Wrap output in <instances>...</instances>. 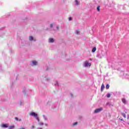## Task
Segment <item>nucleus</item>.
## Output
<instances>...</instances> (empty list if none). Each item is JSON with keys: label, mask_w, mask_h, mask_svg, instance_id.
I'll return each mask as SVG.
<instances>
[{"label": "nucleus", "mask_w": 129, "mask_h": 129, "mask_svg": "<svg viewBox=\"0 0 129 129\" xmlns=\"http://www.w3.org/2000/svg\"><path fill=\"white\" fill-rule=\"evenodd\" d=\"M128 124H129V123H128Z\"/></svg>", "instance_id": "28"}, {"label": "nucleus", "mask_w": 129, "mask_h": 129, "mask_svg": "<svg viewBox=\"0 0 129 129\" xmlns=\"http://www.w3.org/2000/svg\"><path fill=\"white\" fill-rule=\"evenodd\" d=\"M2 126V127L4 128L9 127V125H8L7 124H3Z\"/></svg>", "instance_id": "6"}, {"label": "nucleus", "mask_w": 129, "mask_h": 129, "mask_svg": "<svg viewBox=\"0 0 129 129\" xmlns=\"http://www.w3.org/2000/svg\"><path fill=\"white\" fill-rule=\"evenodd\" d=\"M103 110V108L102 107H100L99 108H97L94 111V113H98L100 112L101 111H102Z\"/></svg>", "instance_id": "2"}, {"label": "nucleus", "mask_w": 129, "mask_h": 129, "mask_svg": "<svg viewBox=\"0 0 129 129\" xmlns=\"http://www.w3.org/2000/svg\"><path fill=\"white\" fill-rule=\"evenodd\" d=\"M127 119H129V115H127Z\"/></svg>", "instance_id": "24"}, {"label": "nucleus", "mask_w": 129, "mask_h": 129, "mask_svg": "<svg viewBox=\"0 0 129 129\" xmlns=\"http://www.w3.org/2000/svg\"><path fill=\"white\" fill-rule=\"evenodd\" d=\"M34 127H35V126L32 125V128H34Z\"/></svg>", "instance_id": "25"}, {"label": "nucleus", "mask_w": 129, "mask_h": 129, "mask_svg": "<svg viewBox=\"0 0 129 129\" xmlns=\"http://www.w3.org/2000/svg\"><path fill=\"white\" fill-rule=\"evenodd\" d=\"M107 97L108 98H109V97H110V94H107Z\"/></svg>", "instance_id": "19"}, {"label": "nucleus", "mask_w": 129, "mask_h": 129, "mask_svg": "<svg viewBox=\"0 0 129 129\" xmlns=\"http://www.w3.org/2000/svg\"><path fill=\"white\" fill-rule=\"evenodd\" d=\"M76 34L77 35H79V34H80V31H78V30H77V31H76Z\"/></svg>", "instance_id": "16"}, {"label": "nucleus", "mask_w": 129, "mask_h": 129, "mask_svg": "<svg viewBox=\"0 0 129 129\" xmlns=\"http://www.w3.org/2000/svg\"><path fill=\"white\" fill-rule=\"evenodd\" d=\"M95 51H96V47H93L92 50V53H94V52H95Z\"/></svg>", "instance_id": "10"}, {"label": "nucleus", "mask_w": 129, "mask_h": 129, "mask_svg": "<svg viewBox=\"0 0 129 129\" xmlns=\"http://www.w3.org/2000/svg\"><path fill=\"white\" fill-rule=\"evenodd\" d=\"M29 40L30 41H33V40H34L33 36H29Z\"/></svg>", "instance_id": "14"}, {"label": "nucleus", "mask_w": 129, "mask_h": 129, "mask_svg": "<svg viewBox=\"0 0 129 129\" xmlns=\"http://www.w3.org/2000/svg\"><path fill=\"white\" fill-rule=\"evenodd\" d=\"M105 88V87L104 86V84H102L101 87V92H102L103 91V89Z\"/></svg>", "instance_id": "4"}, {"label": "nucleus", "mask_w": 129, "mask_h": 129, "mask_svg": "<svg viewBox=\"0 0 129 129\" xmlns=\"http://www.w3.org/2000/svg\"><path fill=\"white\" fill-rule=\"evenodd\" d=\"M122 102H123V103H124V104H126V101L125 100V99L122 98Z\"/></svg>", "instance_id": "8"}, {"label": "nucleus", "mask_w": 129, "mask_h": 129, "mask_svg": "<svg viewBox=\"0 0 129 129\" xmlns=\"http://www.w3.org/2000/svg\"><path fill=\"white\" fill-rule=\"evenodd\" d=\"M121 115L124 117V118H126V116L125 114H126V112H125L124 113H121Z\"/></svg>", "instance_id": "5"}, {"label": "nucleus", "mask_w": 129, "mask_h": 129, "mask_svg": "<svg viewBox=\"0 0 129 129\" xmlns=\"http://www.w3.org/2000/svg\"><path fill=\"white\" fill-rule=\"evenodd\" d=\"M78 123V122H75L73 124V126H74V125H76Z\"/></svg>", "instance_id": "18"}, {"label": "nucleus", "mask_w": 129, "mask_h": 129, "mask_svg": "<svg viewBox=\"0 0 129 129\" xmlns=\"http://www.w3.org/2000/svg\"><path fill=\"white\" fill-rule=\"evenodd\" d=\"M29 115L31 116H34V117H36L38 122L40 121V119H39V117H38V114H36L34 112H31L29 113Z\"/></svg>", "instance_id": "1"}, {"label": "nucleus", "mask_w": 129, "mask_h": 129, "mask_svg": "<svg viewBox=\"0 0 129 129\" xmlns=\"http://www.w3.org/2000/svg\"><path fill=\"white\" fill-rule=\"evenodd\" d=\"M97 10L98 11V12H100V6H99L97 7Z\"/></svg>", "instance_id": "13"}, {"label": "nucleus", "mask_w": 129, "mask_h": 129, "mask_svg": "<svg viewBox=\"0 0 129 129\" xmlns=\"http://www.w3.org/2000/svg\"><path fill=\"white\" fill-rule=\"evenodd\" d=\"M119 119H120L121 120H122V121H123V119L122 118H119Z\"/></svg>", "instance_id": "22"}, {"label": "nucleus", "mask_w": 129, "mask_h": 129, "mask_svg": "<svg viewBox=\"0 0 129 129\" xmlns=\"http://www.w3.org/2000/svg\"><path fill=\"white\" fill-rule=\"evenodd\" d=\"M109 88V85L107 84L106 86V89H108Z\"/></svg>", "instance_id": "17"}, {"label": "nucleus", "mask_w": 129, "mask_h": 129, "mask_svg": "<svg viewBox=\"0 0 129 129\" xmlns=\"http://www.w3.org/2000/svg\"><path fill=\"white\" fill-rule=\"evenodd\" d=\"M15 128V125L10 126L8 129H14Z\"/></svg>", "instance_id": "11"}, {"label": "nucleus", "mask_w": 129, "mask_h": 129, "mask_svg": "<svg viewBox=\"0 0 129 129\" xmlns=\"http://www.w3.org/2000/svg\"><path fill=\"white\" fill-rule=\"evenodd\" d=\"M71 96H73V95H72V94H71Z\"/></svg>", "instance_id": "27"}, {"label": "nucleus", "mask_w": 129, "mask_h": 129, "mask_svg": "<svg viewBox=\"0 0 129 129\" xmlns=\"http://www.w3.org/2000/svg\"><path fill=\"white\" fill-rule=\"evenodd\" d=\"M39 125H43L44 123H39Z\"/></svg>", "instance_id": "20"}, {"label": "nucleus", "mask_w": 129, "mask_h": 129, "mask_svg": "<svg viewBox=\"0 0 129 129\" xmlns=\"http://www.w3.org/2000/svg\"><path fill=\"white\" fill-rule=\"evenodd\" d=\"M56 29H57V30H59V27L57 26V27H56Z\"/></svg>", "instance_id": "26"}, {"label": "nucleus", "mask_w": 129, "mask_h": 129, "mask_svg": "<svg viewBox=\"0 0 129 129\" xmlns=\"http://www.w3.org/2000/svg\"><path fill=\"white\" fill-rule=\"evenodd\" d=\"M50 28H53V24H50Z\"/></svg>", "instance_id": "23"}, {"label": "nucleus", "mask_w": 129, "mask_h": 129, "mask_svg": "<svg viewBox=\"0 0 129 129\" xmlns=\"http://www.w3.org/2000/svg\"><path fill=\"white\" fill-rule=\"evenodd\" d=\"M88 66H91V63H89L88 61L85 62L84 64V67H88Z\"/></svg>", "instance_id": "3"}, {"label": "nucleus", "mask_w": 129, "mask_h": 129, "mask_svg": "<svg viewBox=\"0 0 129 129\" xmlns=\"http://www.w3.org/2000/svg\"><path fill=\"white\" fill-rule=\"evenodd\" d=\"M54 39L53 38H49V43H53Z\"/></svg>", "instance_id": "7"}, {"label": "nucleus", "mask_w": 129, "mask_h": 129, "mask_svg": "<svg viewBox=\"0 0 129 129\" xmlns=\"http://www.w3.org/2000/svg\"><path fill=\"white\" fill-rule=\"evenodd\" d=\"M32 63H33V64H34V65H37L38 62L34 60V61H32Z\"/></svg>", "instance_id": "15"}, {"label": "nucleus", "mask_w": 129, "mask_h": 129, "mask_svg": "<svg viewBox=\"0 0 129 129\" xmlns=\"http://www.w3.org/2000/svg\"><path fill=\"white\" fill-rule=\"evenodd\" d=\"M75 2L76 3V6H78L79 5H80V3L78 2V1L75 0Z\"/></svg>", "instance_id": "9"}, {"label": "nucleus", "mask_w": 129, "mask_h": 129, "mask_svg": "<svg viewBox=\"0 0 129 129\" xmlns=\"http://www.w3.org/2000/svg\"><path fill=\"white\" fill-rule=\"evenodd\" d=\"M69 21L72 20V17H70V18H69Z\"/></svg>", "instance_id": "21"}, {"label": "nucleus", "mask_w": 129, "mask_h": 129, "mask_svg": "<svg viewBox=\"0 0 129 129\" xmlns=\"http://www.w3.org/2000/svg\"><path fill=\"white\" fill-rule=\"evenodd\" d=\"M15 118L16 120H17V121H21L22 120L21 119H19V118H18L17 117H15Z\"/></svg>", "instance_id": "12"}]
</instances>
